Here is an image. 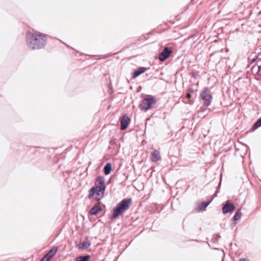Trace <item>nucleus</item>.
<instances>
[{
  "label": "nucleus",
  "mask_w": 261,
  "mask_h": 261,
  "mask_svg": "<svg viewBox=\"0 0 261 261\" xmlns=\"http://www.w3.org/2000/svg\"><path fill=\"white\" fill-rule=\"evenodd\" d=\"M102 208L101 206L99 205H94L89 211L88 214L91 216H95L98 214L100 212L102 211Z\"/></svg>",
  "instance_id": "ddd939ff"
},
{
  "label": "nucleus",
  "mask_w": 261,
  "mask_h": 261,
  "mask_svg": "<svg viewBox=\"0 0 261 261\" xmlns=\"http://www.w3.org/2000/svg\"><path fill=\"white\" fill-rule=\"evenodd\" d=\"M132 202V199L131 198L123 199L113 209L110 218L115 219L118 218L130 207Z\"/></svg>",
  "instance_id": "f03ea898"
},
{
  "label": "nucleus",
  "mask_w": 261,
  "mask_h": 261,
  "mask_svg": "<svg viewBox=\"0 0 261 261\" xmlns=\"http://www.w3.org/2000/svg\"><path fill=\"white\" fill-rule=\"evenodd\" d=\"M258 15H260L261 14V10L258 12Z\"/></svg>",
  "instance_id": "f704fd0d"
},
{
  "label": "nucleus",
  "mask_w": 261,
  "mask_h": 261,
  "mask_svg": "<svg viewBox=\"0 0 261 261\" xmlns=\"http://www.w3.org/2000/svg\"><path fill=\"white\" fill-rule=\"evenodd\" d=\"M130 118L127 114L123 115L120 118V129L121 130H125L130 123Z\"/></svg>",
  "instance_id": "6e6552de"
},
{
  "label": "nucleus",
  "mask_w": 261,
  "mask_h": 261,
  "mask_svg": "<svg viewBox=\"0 0 261 261\" xmlns=\"http://www.w3.org/2000/svg\"><path fill=\"white\" fill-rule=\"evenodd\" d=\"M252 70L253 71L256 70V73H258L261 71V60H257L256 62V64L253 65L251 67Z\"/></svg>",
  "instance_id": "aec40b11"
},
{
  "label": "nucleus",
  "mask_w": 261,
  "mask_h": 261,
  "mask_svg": "<svg viewBox=\"0 0 261 261\" xmlns=\"http://www.w3.org/2000/svg\"><path fill=\"white\" fill-rule=\"evenodd\" d=\"M242 215L241 208H239L236 212L234 216L231 218V220L234 222V225L237 224V222L240 219Z\"/></svg>",
  "instance_id": "f3484780"
},
{
  "label": "nucleus",
  "mask_w": 261,
  "mask_h": 261,
  "mask_svg": "<svg viewBox=\"0 0 261 261\" xmlns=\"http://www.w3.org/2000/svg\"><path fill=\"white\" fill-rule=\"evenodd\" d=\"M63 43L64 44H65V45H66L68 48H71V49H73V48H72L71 47H70L69 45H68V44H67L66 43H64V42H63Z\"/></svg>",
  "instance_id": "c756f323"
},
{
  "label": "nucleus",
  "mask_w": 261,
  "mask_h": 261,
  "mask_svg": "<svg viewBox=\"0 0 261 261\" xmlns=\"http://www.w3.org/2000/svg\"><path fill=\"white\" fill-rule=\"evenodd\" d=\"M91 242L87 237L84 241L81 242L76 245V247L81 250H85L88 248L91 245Z\"/></svg>",
  "instance_id": "f8f14e48"
},
{
  "label": "nucleus",
  "mask_w": 261,
  "mask_h": 261,
  "mask_svg": "<svg viewBox=\"0 0 261 261\" xmlns=\"http://www.w3.org/2000/svg\"><path fill=\"white\" fill-rule=\"evenodd\" d=\"M221 182H222V177H221L220 179V180H219V182L218 183V185L217 187H216V190L215 193H214V194L213 195V197H212L214 199L217 196V194L220 192V187H221Z\"/></svg>",
  "instance_id": "5701e85b"
},
{
  "label": "nucleus",
  "mask_w": 261,
  "mask_h": 261,
  "mask_svg": "<svg viewBox=\"0 0 261 261\" xmlns=\"http://www.w3.org/2000/svg\"><path fill=\"white\" fill-rule=\"evenodd\" d=\"M239 261H249V260L246 258H241Z\"/></svg>",
  "instance_id": "cd10ccee"
},
{
  "label": "nucleus",
  "mask_w": 261,
  "mask_h": 261,
  "mask_svg": "<svg viewBox=\"0 0 261 261\" xmlns=\"http://www.w3.org/2000/svg\"><path fill=\"white\" fill-rule=\"evenodd\" d=\"M112 170V165L111 163L108 162L103 167V172L106 175H108L110 174Z\"/></svg>",
  "instance_id": "a211bd4d"
},
{
  "label": "nucleus",
  "mask_w": 261,
  "mask_h": 261,
  "mask_svg": "<svg viewBox=\"0 0 261 261\" xmlns=\"http://www.w3.org/2000/svg\"><path fill=\"white\" fill-rule=\"evenodd\" d=\"M187 92H190V93H192V94H196L195 93L194 89L193 88H190L188 89Z\"/></svg>",
  "instance_id": "a878e982"
},
{
  "label": "nucleus",
  "mask_w": 261,
  "mask_h": 261,
  "mask_svg": "<svg viewBox=\"0 0 261 261\" xmlns=\"http://www.w3.org/2000/svg\"><path fill=\"white\" fill-rule=\"evenodd\" d=\"M144 38H145V36H141V37H140V40H143V39H144Z\"/></svg>",
  "instance_id": "473e14b6"
},
{
  "label": "nucleus",
  "mask_w": 261,
  "mask_h": 261,
  "mask_svg": "<svg viewBox=\"0 0 261 261\" xmlns=\"http://www.w3.org/2000/svg\"><path fill=\"white\" fill-rule=\"evenodd\" d=\"M200 98L203 101V105L206 107L209 106L212 102L213 96L210 90L207 87L204 88L200 94Z\"/></svg>",
  "instance_id": "39448f33"
},
{
  "label": "nucleus",
  "mask_w": 261,
  "mask_h": 261,
  "mask_svg": "<svg viewBox=\"0 0 261 261\" xmlns=\"http://www.w3.org/2000/svg\"><path fill=\"white\" fill-rule=\"evenodd\" d=\"M221 182H222V177H221L220 179V180H219V182L218 183V185L217 187H216V190L215 193H214V194L213 195V197H212L214 199L217 196V194L220 192V187H221Z\"/></svg>",
  "instance_id": "4be33fe9"
},
{
  "label": "nucleus",
  "mask_w": 261,
  "mask_h": 261,
  "mask_svg": "<svg viewBox=\"0 0 261 261\" xmlns=\"http://www.w3.org/2000/svg\"><path fill=\"white\" fill-rule=\"evenodd\" d=\"M251 56L252 55L250 56V57L249 58V59L251 60V63H253L257 60L258 56V54L257 55H254V56L252 59H251Z\"/></svg>",
  "instance_id": "393cba45"
},
{
  "label": "nucleus",
  "mask_w": 261,
  "mask_h": 261,
  "mask_svg": "<svg viewBox=\"0 0 261 261\" xmlns=\"http://www.w3.org/2000/svg\"><path fill=\"white\" fill-rule=\"evenodd\" d=\"M93 187H96L99 189H106V185L105 182V177L103 176H98L95 181V186Z\"/></svg>",
  "instance_id": "1a4fd4ad"
},
{
  "label": "nucleus",
  "mask_w": 261,
  "mask_h": 261,
  "mask_svg": "<svg viewBox=\"0 0 261 261\" xmlns=\"http://www.w3.org/2000/svg\"><path fill=\"white\" fill-rule=\"evenodd\" d=\"M182 229L184 231H186L185 226V220H184L182 222Z\"/></svg>",
  "instance_id": "c85d7f7f"
},
{
  "label": "nucleus",
  "mask_w": 261,
  "mask_h": 261,
  "mask_svg": "<svg viewBox=\"0 0 261 261\" xmlns=\"http://www.w3.org/2000/svg\"><path fill=\"white\" fill-rule=\"evenodd\" d=\"M58 250V247H54L50 249L45 255V257H46V260H49L52 258L57 253Z\"/></svg>",
  "instance_id": "4468645a"
},
{
  "label": "nucleus",
  "mask_w": 261,
  "mask_h": 261,
  "mask_svg": "<svg viewBox=\"0 0 261 261\" xmlns=\"http://www.w3.org/2000/svg\"><path fill=\"white\" fill-rule=\"evenodd\" d=\"M234 204L230 201H227L223 204L222 208V213L224 215L228 213H232L235 210Z\"/></svg>",
  "instance_id": "423d86ee"
},
{
  "label": "nucleus",
  "mask_w": 261,
  "mask_h": 261,
  "mask_svg": "<svg viewBox=\"0 0 261 261\" xmlns=\"http://www.w3.org/2000/svg\"><path fill=\"white\" fill-rule=\"evenodd\" d=\"M192 241H196L197 242H199L197 240H192Z\"/></svg>",
  "instance_id": "72a5a7b5"
},
{
  "label": "nucleus",
  "mask_w": 261,
  "mask_h": 261,
  "mask_svg": "<svg viewBox=\"0 0 261 261\" xmlns=\"http://www.w3.org/2000/svg\"><path fill=\"white\" fill-rule=\"evenodd\" d=\"M47 36L46 34L34 30L27 31L25 33L27 47L31 50L44 48L47 45Z\"/></svg>",
  "instance_id": "f257e3e1"
},
{
  "label": "nucleus",
  "mask_w": 261,
  "mask_h": 261,
  "mask_svg": "<svg viewBox=\"0 0 261 261\" xmlns=\"http://www.w3.org/2000/svg\"><path fill=\"white\" fill-rule=\"evenodd\" d=\"M113 178V177L112 176H111V177H110V178H109V179L108 184H110V183H111V181H112V180Z\"/></svg>",
  "instance_id": "7c9ffc66"
},
{
  "label": "nucleus",
  "mask_w": 261,
  "mask_h": 261,
  "mask_svg": "<svg viewBox=\"0 0 261 261\" xmlns=\"http://www.w3.org/2000/svg\"><path fill=\"white\" fill-rule=\"evenodd\" d=\"M206 243H207V245H208V246L211 247L210 244L208 242H206Z\"/></svg>",
  "instance_id": "c9c22d12"
},
{
  "label": "nucleus",
  "mask_w": 261,
  "mask_h": 261,
  "mask_svg": "<svg viewBox=\"0 0 261 261\" xmlns=\"http://www.w3.org/2000/svg\"><path fill=\"white\" fill-rule=\"evenodd\" d=\"M197 96L196 94H192L190 93V92H187L186 93V98L188 99V103L190 105H193L194 103V101L195 99Z\"/></svg>",
  "instance_id": "dca6fc26"
},
{
  "label": "nucleus",
  "mask_w": 261,
  "mask_h": 261,
  "mask_svg": "<svg viewBox=\"0 0 261 261\" xmlns=\"http://www.w3.org/2000/svg\"><path fill=\"white\" fill-rule=\"evenodd\" d=\"M132 241H133V240L130 241V243H129V244L132 242Z\"/></svg>",
  "instance_id": "e433bc0d"
},
{
  "label": "nucleus",
  "mask_w": 261,
  "mask_h": 261,
  "mask_svg": "<svg viewBox=\"0 0 261 261\" xmlns=\"http://www.w3.org/2000/svg\"><path fill=\"white\" fill-rule=\"evenodd\" d=\"M214 198H212V199L207 200L206 201H204L201 202L197 207L196 210L197 212H202L205 211L206 210V207L209 205V204L212 202Z\"/></svg>",
  "instance_id": "9b49d317"
},
{
  "label": "nucleus",
  "mask_w": 261,
  "mask_h": 261,
  "mask_svg": "<svg viewBox=\"0 0 261 261\" xmlns=\"http://www.w3.org/2000/svg\"><path fill=\"white\" fill-rule=\"evenodd\" d=\"M261 126V117L258 119L252 125L250 131L254 132L258 127Z\"/></svg>",
  "instance_id": "6ab92c4d"
},
{
  "label": "nucleus",
  "mask_w": 261,
  "mask_h": 261,
  "mask_svg": "<svg viewBox=\"0 0 261 261\" xmlns=\"http://www.w3.org/2000/svg\"><path fill=\"white\" fill-rule=\"evenodd\" d=\"M106 190L96 189V187H92L89 190L88 198L89 199H94V200L99 201L102 199L104 196Z\"/></svg>",
  "instance_id": "20e7f679"
},
{
  "label": "nucleus",
  "mask_w": 261,
  "mask_h": 261,
  "mask_svg": "<svg viewBox=\"0 0 261 261\" xmlns=\"http://www.w3.org/2000/svg\"><path fill=\"white\" fill-rule=\"evenodd\" d=\"M215 236L216 238H213L211 240V242L213 243H215L221 238L220 235L218 233L216 234Z\"/></svg>",
  "instance_id": "b1692460"
},
{
  "label": "nucleus",
  "mask_w": 261,
  "mask_h": 261,
  "mask_svg": "<svg viewBox=\"0 0 261 261\" xmlns=\"http://www.w3.org/2000/svg\"><path fill=\"white\" fill-rule=\"evenodd\" d=\"M90 255L89 254H85L84 255H80L76 257L75 261H90Z\"/></svg>",
  "instance_id": "412c9836"
},
{
  "label": "nucleus",
  "mask_w": 261,
  "mask_h": 261,
  "mask_svg": "<svg viewBox=\"0 0 261 261\" xmlns=\"http://www.w3.org/2000/svg\"><path fill=\"white\" fill-rule=\"evenodd\" d=\"M151 160L153 162H156L161 160L160 151L159 150L155 149L151 152Z\"/></svg>",
  "instance_id": "2eb2a0df"
},
{
  "label": "nucleus",
  "mask_w": 261,
  "mask_h": 261,
  "mask_svg": "<svg viewBox=\"0 0 261 261\" xmlns=\"http://www.w3.org/2000/svg\"><path fill=\"white\" fill-rule=\"evenodd\" d=\"M148 69H149V68L145 67H139L137 69H136L134 71V72L132 73V79H136L137 77H138L139 75H140L141 74L144 73L145 71H146Z\"/></svg>",
  "instance_id": "9d476101"
},
{
  "label": "nucleus",
  "mask_w": 261,
  "mask_h": 261,
  "mask_svg": "<svg viewBox=\"0 0 261 261\" xmlns=\"http://www.w3.org/2000/svg\"><path fill=\"white\" fill-rule=\"evenodd\" d=\"M213 249H215V250H220V251H221L222 252V255L223 256H224V251L223 250V249H220V248H213Z\"/></svg>",
  "instance_id": "bb28decb"
},
{
  "label": "nucleus",
  "mask_w": 261,
  "mask_h": 261,
  "mask_svg": "<svg viewBox=\"0 0 261 261\" xmlns=\"http://www.w3.org/2000/svg\"><path fill=\"white\" fill-rule=\"evenodd\" d=\"M173 50L171 48L167 46L165 47L159 55L158 58L159 60L164 61L170 56Z\"/></svg>",
  "instance_id": "0eeeda50"
},
{
  "label": "nucleus",
  "mask_w": 261,
  "mask_h": 261,
  "mask_svg": "<svg viewBox=\"0 0 261 261\" xmlns=\"http://www.w3.org/2000/svg\"><path fill=\"white\" fill-rule=\"evenodd\" d=\"M156 102V97L153 95H148L141 101L139 107L141 110L147 111L152 109L153 105Z\"/></svg>",
  "instance_id": "7ed1b4c3"
},
{
  "label": "nucleus",
  "mask_w": 261,
  "mask_h": 261,
  "mask_svg": "<svg viewBox=\"0 0 261 261\" xmlns=\"http://www.w3.org/2000/svg\"><path fill=\"white\" fill-rule=\"evenodd\" d=\"M46 259V257H45V256L42 258L39 261H44L45 259Z\"/></svg>",
  "instance_id": "2f4dec72"
}]
</instances>
